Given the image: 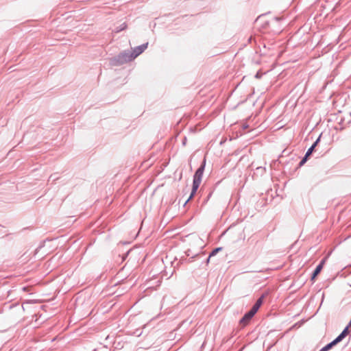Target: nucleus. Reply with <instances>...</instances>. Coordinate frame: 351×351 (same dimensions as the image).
I'll list each match as a JSON object with an SVG mask.
<instances>
[{"mask_svg":"<svg viewBox=\"0 0 351 351\" xmlns=\"http://www.w3.org/2000/svg\"><path fill=\"white\" fill-rule=\"evenodd\" d=\"M204 170V165H202L196 171V172L194 175V177H193V189H192L191 194L189 199L192 198V197L194 195V194L196 193L197 189L199 188L200 183L202 182Z\"/></svg>","mask_w":351,"mask_h":351,"instance_id":"nucleus-1","label":"nucleus"},{"mask_svg":"<svg viewBox=\"0 0 351 351\" xmlns=\"http://www.w3.org/2000/svg\"><path fill=\"white\" fill-rule=\"evenodd\" d=\"M350 327V326H349L348 325L335 340H333L331 343H328V345L322 348L319 351H328L333 346L340 342L347 335H348Z\"/></svg>","mask_w":351,"mask_h":351,"instance_id":"nucleus-2","label":"nucleus"},{"mask_svg":"<svg viewBox=\"0 0 351 351\" xmlns=\"http://www.w3.org/2000/svg\"><path fill=\"white\" fill-rule=\"evenodd\" d=\"M258 308H252L247 313H246L243 317L240 320V324L242 327H245L249 323L251 319L256 313Z\"/></svg>","mask_w":351,"mask_h":351,"instance_id":"nucleus-3","label":"nucleus"},{"mask_svg":"<svg viewBox=\"0 0 351 351\" xmlns=\"http://www.w3.org/2000/svg\"><path fill=\"white\" fill-rule=\"evenodd\" d=\"M147 47V44H144V45H142L141 46H138V47L134 48L132 50V54L129 57L128 60H132L134 59L135 58H136L138 56H139L141 53H142L144 51V50H145Z\"/></svg>","mask_w":351,"mask_h":351,"instance_id":"nucleus-4","label":"nucleus"},{"mask_svg":"<svg viewBox=\"0 0 351 351\" xmlns=\"http://www.w3.org/2000/svg\"><path fill=\"white\" fill-rule=\"evenodd\" d=\"M267 298V295H263L261 298L258 299V300L256 302L253 307H261L262 305L266 304V300Z\"/></svg>","mask_w":351,"mask_h":351,"instance_id":"nucleus-5","label":"nucleus"},{"mask_svg":"<svg viewBox=\"0 0 351 351\" xmlns=\"http://www.w3.org/2000/svg\"><path fill=\"white\" fill-rule=\"evenodd\" d=\"M325 260L324 259L319 265L317 266L316 269H315L313 276H312V280H313L322 271L323 268V265L324 264Z\"/></svg>","mask_w":351,"mask_h":351,"instance_id":"nucleus-6","label":"nucleus"},{"mask_svg":"<svg viewBox=\"0 0 351 351\" xmlns=\"http://www.w3.org/2000/svg\"><path fill=\"white\" fill-rule=\"evenodd\" d=\"M317 143H315L307 151L306 154V158H307L313 152L314 147H315Z\"/></svg>","mask_w":351,"mask_h":351,"instance_id":"nucleus-7","label":"nucleus"},{"mask_svg":"<svg viewBox=\"0 0 351 351\" xmlns=\"http://www.w3.org/2000/svg\"><path fill=\"white\" fill-rule=\"evenodd\" d=\"M126 27H127V25H126L125 23H123V24H121V27H120L119 28H117V29H116V31H115V32H120V31H122V30L125 29H126Z\"/></svg>","mask_w":351,"mask_h":351,"instance_id":"nucleus-8","label":"nucleus"},{"mask_svg":"<svg viewBox=\"0 0 351 351\" xmlns=\"http://www.w3.org/2000/svg\"><path fill=\"white\" fill-rule=\"evenodd\" d=\"M221 247H219V248H216L215 250H214L212 253L210 254V257L211 256H213V255H215L219 250H221ZM210 258H208L209 259Z\"/></svg>","mask_w":351,"mask_h":351,"instance_id":"nucleus-9","label":"nucleus"},{"mask_svg":"<svg viewBox=\"0 0 351 351\" xmlns=\"http://www.w3.org/2000/svg\"><path fill=\"white\" fill-rule=\"evenodd\" d=\"M306 158H306V156H305L304 158L301 160L300 165H302L306 162Z\"/></svg>","mask_w":351,"mask_h":351,"instance_id":"nucleus-10","label":"nucleus"}]
</instances>
